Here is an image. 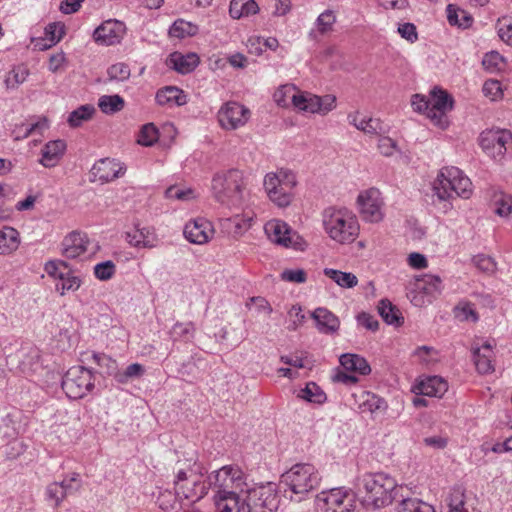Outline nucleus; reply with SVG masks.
I'll list each match as a JSON object with an SVG mask.
<instances>
[{"label":"nucleus","instance_id":"nucleus-38","mask_svg":"<svg viewBox=\"0 0 512 512\" xmlns=\"http://www.w3.org/2000/svg\"><path fill=\"white\" fill-rule=\"evenodd\" d=\"M298 398H301L307 402L321 404L326 400V395L323 390L314 382H309L306 386L299 390L297 394Z\"/></svg>","mask_w":512,"mask_h":512},{"label":"nucleus","instance_id":"nucleus-49","mask_svg":"<svg viewBox=\"0 0 512 512\" xmlns=\"http://www.w3.org/2000/svg\"><path fill=\"white\" fill-rule=\"evenodd\" d=\"M195 332V327L192 322L182 323L177 322L173 325L170 335L173 341H188L190 340Z\"/></svg>","mask_w":512,"mask_h":512},{"label":"nucleus","instance_id":"nucleus-24","mask_svg":"<svg viewBox=\"0 0 512 512\" xmlns=\"http://www.w3.org/2000/svg\"><path fill=\"white\" fill-rule=\"evenodd\" d=\"M311 316L321 333L332 334L339 329V318L326 308L319 307L315 309Z\"/></svg>","mask_w":512,"mask_h":512},{"label":"nucleus","instance_id":"nucleus-12","mask_svg":"<svg viewBox=\"0 0 512 512\" xmlns=\"http://www.w3.org/2000/svg\"><path fill=\"white\" fill-rule=\"evenodd\" d=\"M264 231L268 239L285 248H300L303 239L285 221L272 219L264 225Z\"/></svg>","mask_w":512,"mask_h":512},{"label":"nucleus","instance_id":"nucleus-19","mask_svg":"<svg viewBox=\"0 0 512 512\" xmlns=\"http://www.w3.org/2000/svg\"><path fill=\"white\" fill-rule=\"evenodd\" d=\"M125 26L117 20H108L97 27L93 33L94 40L101 45H114L121 41Z\"/></svg>","mask_w":512,"mask_h":512},{"label":"nucleus","instance_id":"nucleus-2","mask_svg":"<svg viewBox=\"0 0 512 512\" xmlns=\"http://www.w3.org/2000/svg\"><path fill=\"white\" fill-rule=\"evenodd\" d=\"M205 467L196 458L177 461V470L174 478V490L177 495L190 503L204 498L209 489L208 476Z\"/></svg>","mask_w":512,"mask_h":512},{"label":"nucleus","instance_id":"nucleus-56","mask_svg":"<svg viewBox=\"0 0 512 512\" xmlns=\"http://www.w3.org/2000/svg\"><path fill=\"white\" fill-rule=\"evenodd\" d=\"M336 16L332 10H325L316 20V27L320 34H326L333 30Z\"/></svg>","mask_w":512,"mask_h":512},{"label":"nucleus","instance_id":"nucleus-50","mask_svg":"<svg viewBox=\"0 0 512 512\" xmlns=\"http://www.w3.org/2000/svg\"><path fill=\"white\" fill-rule=\"evenodd\" d=\"M59 483L66 497L78 493L82 488L81 476L76 472L66 475Z\"/></svg>","mask_w":512,"mask_h":512},{"label":"nucleus","instance_id":"nucleus-16","mask_svg":"<svg viewBox=\"0 0 512 512\" xmlns=\"http://www.w3.org/2000/svg\"><path fill=\"white\" fill-rule=\"evenodd\" d=\"M126 167L115 159L98 160L90 171V181L107 183L124 175Z\"/></svg>","mask_w":512,"mask_h":512},{"label":"nucleus","instance_id":"nucleus-40","mask_svg":"<svg viewBox=\"0 0 512 512\" xmlns=\"http://www.w3.org/2000/svg\"><path fill=\"white\" fill-rule=\"evenodd\" d=\"M198 30L199 28L196 24L183 19H178L170 27L169 34L171 37L181 39L196 35Z\"/></svg>","mask_w":512,"mask_h":512},{"label":"nucleus","instance_id":"nucleus-4","mask_svg":"<svg viewBox=\"0 0 512 512\" xmlns=\"http://www.w3.org/2000/svg\"><path fill=\"white\" fill-rule=\"evenodd\" d=\"M246 183L244 173L238 169H230L213 176L211 190L214 199L227 207H237L244 199Z\"/></svg>","mask_w":512,"mask_h":512},{"label":"nucleus","instance_id":"nucleus-41","mask_svg":"<svg viewBox=\"0 0 512 512\" xmlns=\"http://www.w3.org/2000/svg\"><path fill=\"white\" fill-rule=\"evenodd\" d=\"M324 274L343 288H353L358 283L357 277L350 272H342L331 268H325Z\"/></svg>","mask_w":512,"mask_h":512},{"label":"nucleus","instance_id":"nucleus-21","mask_svg":"<svg viewBox=\"0 0 512 512\" xmlns=\"http://www.w3.org/2000/svg\"><path fill=\"white\" fill-rule=\"evenodd\" d=\"M127 242L137 248H154L158 244V237L153 228L135 225L126 232Z\"/></svg>","mask_w":512,"mask_h":512},{"label":"nucleus","instance_id":"nucleus-46","mask_svg":"<svg viewBox=\"0 0 512 512\" xmlns=\"http://www.w3.org/2000/svg\"><path fill=\"white\" fill-rule=\"evenodd\" d=\"M145 372L144 367L139 363H133L127 366L123 371H117L114 374V379L120 384H127L129 381L140 378Z\"/></svg>","mask_w":512,"mask_h":512},{"label":"nucleus","instance_id":"nucleus-37","mask_svg":"<svg viewBox=\"0 0 512 512\" xmlns=\"http://www.w3.org/2000/svg\"><path fill=\"white\" fill-rule=\"evenodd\" d=\"M298 92L296 86L292 84L282 85L275 91L274 101L281 107H287L290 103L294 106Z\"/></svg>","mask_w":512,"mask_h":512},{"label":"nucleus","instance_id":"nucleus-11","mask_svg":"<svg viewBox=\"0 0 512 512\" xmlns=\"http://www.w3.org/2000/svg\"><path fill=\"white\" fill-rule=\"evenodd\" d=\"M512 142V133L506 129H490L480 135V146L495 161H501L506 154L507 144Z\"/></svg>","mask_w":512,"mask_h":512},{"label":"nucleus","instance_id":"nucleus-55","mask_svg":"<svg viewBox=\"0 0 512 512\" xmlns=\"http://www.w3.org/2000/svg\"><path fill=\"white\" fill-rule=\"evenodd\" d=\"M428 295H435L442 290V280L436 275H426L418 284Z\"/></svg>","mask_w":512,"mask_h":512},{"label":"nucleus","instance_id":"nucleus-33","mask_svg":"<svg viewBox=\"0 0 512 512\" xmlns=\"http://www.w3.org/2000/svg\"><path fill=\"white\" fill-rule=\"evenodd\" d=\"M19 244V233L16 229L7 226L0 230V254L6 255L14 252Z\"/></svg>","mask_w":512,"mask_h":512},{"label":"nucleus","instance_id":"nucleus-47","mask_svg":"<svg viewBox=\"0 0 512 512\" xmlns=\"http://www.w3.org/2000/svg\"><path fill=\"white\" fill-rule=\"evenodd\" d=\"M495 213L500 217H508L512 213V196L503 192L495 193L493 197Z\"/></svg>","mask_w":512,"mask_h":512},{"label":"nucleus","instance_id":"nucleus-51","mask_svg":"<svg viewBox=\"0 0 512 512\" xmlns=\"http://www.w3.org/2000/svg\"><path fill=\"white\" fill-rule=\"evenodd\" d=\"M159 132L153 123H148L142 126L138 135L137 142L142 146H152L158 141Z\"/></svg>","mask_w":512,"mask_h":512},{"label":"nucleus","instance_id":"nucleus-52","mask_svg":"<svg viewBox=\"0 0 512 512\" xmlns=\"http://www.w3.org/2000/svg\"><path fill=\"white\" fill-rule=\"evenodd\" d=\"M66 498L63 488L58 481L52 482L47 485L45 490V499L52 503L54 508L60 507Z\"/></svg>","mask_w":512,"mask_h":512},{"label":"nucleus","instance_id":"nucleus-48","mask_svg":"<svg viewBox=\"0 0 512 512\" xmlns=\"http://www.w3.org/2000/svg\"><path fill=\"white\" fill-rule=\"evenodd\" d=\"M398 512H435L434 508L416 498L403 499L398 506Z\"/></svg>","mask_w":512,"mask_h":512},{"label":"nucleus","instance_id":"nucleus-22","mask_svg":"<svg viewBox=\"0 0 512 512\" xmlns=\"http://www.w3.org/2000/svg\"><path fill=\"white\" fill-rule=\"evenodd\" d=\"M447 389L448 385L446 381L438 376H430L420 380L413 387V392L417 395L441 397Z\"/></svg>","mask_w":512,"mask_h":512},{"label":"nucleus","instance_id":"nucleus-57","mask_svg":"<svg viewBox=\"0 0 512 512\" xmlns=\"http://www.w3.org/2000/svg\"><path fill=\"white\" fill-rule=\"evenodd\" d=\"M68 264L63 260H51L45 264V272L55 279L60 280L68 273Z\"/></svg>","mask_w":512,"mask_h":512},{"label":"nucleus","instance_id":"nucleus-5","mask_svg":"<svg viewBox=\"0 0 512 512\" xmlns=\"http://www.w3.org/2000/svg\"><path fill=\"white\" fill-rule=\"evenodd\" d=\"M433 191L440 201H449L456 196L468 199L473 193V185L459 168L444 167L433 182Z\"/></svg>","mask_w":512,"mask_h":512},{"label":"nucleus","instance_id":"nucleus-15","mask_svg":"<svg viewBox=\"0 0 512 512\" xmlns=\"http://www.w3.org/2000/svg\"><path fill=\"white\" fill-rule=\"evenodd\" d=\"M357 203L363 219L368 222H379L383 218L381 193L376 188H370L358 195Z\"/></svg>","mask_w":512,"mask_h":512},{"label":"nucleus","instance_id":"nucleus-64","mask_svg":"<svg viewBox=\"0 0 512 512\" xmlns=\"http://www.w3.org/2000/svg\"><path fill=\"white\" fill-rule=\"evenodd\" d=\"M475 266L486 273H493L496 270V263L490 256L479 254L473 258Z\"/></svg>","mask_w":512,"mask_h":512},{"label":"nucleus","instance_id":"nucleus-30","mask_svg":"<svg viewBox=\"0 0 512 512\" xmlns=\"http://www.w3.org/2000/svg\"><path fill=\"white\" fill-rule=\"evenodd\" d=\"M48 128V121L46 118H40L34 123H21L19 125H15L12 130V137L14 140L19 141L23 140L33 133L42 134L44 130Z\"/></svg>","mask_w":512,"mask_h":512},{"label":"nucleus","instance_id":"nucleus-28","mask_svg":"<svg viewBox=\"0 0 512 512\" xmlns=\"http://www.w3.org/2000/svg\"><path fill=\"white\" fill-rule=\"evenodd\" d=\"M348 122L356 129L370 135H376L384 132L382 123L376 118L361 117L359 112L348 114Z\"/></svg>","mask_w":512,"mask_h":512},{"label":"nucleus","instance_id":"nucleus-39","mask_svg":"<svg viewBox=\"0 0 512 512\" xmlns=\"http://www.w3.org/2000/svg\"><path fill=\"white\" fill-rule=\"evenodd\" d=\"M96 109L93 105L85 104L77 109L73 110L67 119L68 124L71 127H79L83 124V122H86L90 120L95 113Z\"/></svg>","mask_w":512,"mask_h":512},{"label":"nucleus","instance_id":"nucleus-44","mask_svg":"<svg viewBox=\"0 0 512 512\" xmlns=\"http://www.w3.org/2000/svg\"><path fill=\"white\" fill-rule=\"evenodd\" d=\"M294 107L300 111L318 113V96L307 92H298Z\"/></svg>","mask_w":512,"mask_h":512},{"label":"nucleus","instance_id":"nucleus-1","mask_svg":"<svg viewBox=\"0 0 512 512\" xmlns=\"http://www.w3.org/2000/svg\"><path fill=\"white\" fill-rule=\"evenodd\" d=\"M216 512H240L238 505L251 484L238 466L226 465L208 475Z\"/></svg>","mask_w":512,"mask_h":512},{"label":"nucleus","instance_id":"nucleus-54","mask_svg":"<svg viewBox=\"0 0 512 512\" xmlns=\"http://www.w3.org/2000/svg\"><path fill=\"white\" fill-rule=\"evenodd\" d=\"M80 285L81 280L68 268V273L63 278H60L59 283L56 284V290L60 291L61 295H64L67 291H76Z\"/></svg>","mask_w":512,"mask_h":512},{"label":"nucleus","instance_id":"nucleus-20","mask_svg":"<svg viewBox=\"0 0 512 512\" xmlns=\"http://www.w3.org/2000/svg\"><path fill=\"white\" fill-rule=\"evenodd\" d=\"M90 244L86 233L73 231L66 235L61 243L62 255L68 259H75L87 252Z\"/></svg>","mask_w":512,"mask_h":512},{"label":"nucleus","instance_id":"nucleus-63","mask_svg":"<svg viewBox=\"0 0 512 512\" xmlns=\"http://www.w3.org/2000/svg\"><path fill=\"white\" fill-rule=\"evenodd\" d=\"M482 91L486 97L491 100H497L502 97L501 83L498 80H487L482 88Z\"/></svg>","mask_w":512,"mask_h":512},{"label":"nucleus","instance_id":"nucleus-18","mask_svg":"<svg viewBox=\"0 0 512 512\" xmlns=\"http://www.w3.org/2000/svg\"><path fill=\"white\" fill-rule=\"evenodd\" d=\"M183 233L190 243L203 245L213 238L215 230L209 220L199 217L186 223Z\"/></svg>","mask_w":512,"mask_h":512},{"label":"nucleus","instance_id":"nucleus-53","mask_svg":"<svg viewBox=\"0 0 512 512\" xmlns=\"http://www.w3.org/2000/svg\"><path fill=\"white\" fill-rule=\"evenodd\" d=\"M482 64L487 71L493 73L503 69L505 60L497 51H491L484 55Z\"/></svg>","mask_w":512,"mask_h":512},{"label":"nucleus","instance_id":"nucleus-7","mask_svg":"<svg viewBox=\"0 0 512 512\" xmlns=\"http://www.w3.org/2000/svg\"><path fill=\"white\" fill-rule=\"evenodd\" d=\"M280 498L273 483L251 485L238 504L240 512H276Z\"/></svg>","mask_w":512,"mask_h":512},{"label":"nucleus","instance_id":"nucleus-36","mask_svg":"<svg viewBox=\"0 0 512 512\" xmlns=\"http://www.w3.org/2000/svg\"><path fill=\"white\" fill-rule=\"evenodd\" d=\"M29 74V69L25 64H18L13 66L12 69L7 73L4 80L7 89H17L26 81Z\"/></svg>","mask_w":512,"mask_h":512},{"label":"nucleus","instance_id":"nucleus-34","mask_svg":"<svg viewBox=\"0 0 512 512\" xmlns=\"http://www.w3.org/2000/svg\"><path fill=\"white\" fill-rule=\"evenodd\" d=\"M65 28L60 23H51L45 28L46 39L41 40L35 46L39 47V50H46L57 44L64 36Z\"/></svg>","mask_w":512,"mask_h":512},{"label":"nucleus","instance_id":"nucleus-3","mask_svg":"<svg viewBox=\"0 0 512 512\" xmlns=\"http://www.w3.org/2000/svg\"><path fill=\"white\" fill-rule=\"evenodd\" d=\"M322 224L328 236L340 243H352L358 236L356 216L346 208L328 207L322 212Z\"/></svg>","mask_w":512,"mask_h":512},{"label":"nucleus","instance_id":"nucleus-42","mask_svg":"<svg viewBox=\"0 0 512 512\" xmlns=\"http://www.w3.org/2000/svg\"><path fill=\"white\" fill-rule=\"evenodd\" d=\"M124 99L115 95H103L98 100V106L100 110L105 114H114L121 111L124 108Z\"/></svg>","mask_w":512,"mask_h":512},{"label":"nucleus","instance_id":"nucleus-35","mask_svg":"<svg viewBox=\"0 0 512 512\" xmlns=\"http://www.w3.org/2000/svg\"><path fill=\"white\" fill-rule=\"evenodd\" d=\"M447 512H471L466 496L461 488H453L447 499Z\"/></svg>","mask_w":512,"mask_h":512},{"label":"nucleus","instance_id":"nucleus-6","mask_svg":"<svg viewBox=\"0 0 512 512\" xmlns=\"http://www.w3.org/2000/svg\"><path fill=\"white\" fill-rule=\"evenodd\" d=\"M296 185V175L284 168L267 173L263 179V188L268 199L279 208H286L292 203Z\"/></svg>","mask_w":512,"mask_h":512},{"label":"nucleus","instance_id":"nucleus-9","mask_svg":"<svg viewBox=\"0 0 512 512\" xmlns=\"http://www.w3.org/2000/svg\"><path fill=\"white\" fill-rule=\"evenodd\" d=\"M320 482L316 468L309 463H299L292 466L281 477V483L286 485L294 494H306L315 489Z\"/></svg>","mask_w":512,"mask_h":512},{"label":"nucleus","instance_id":"nucleus-14","mask_svg":"<svg viewBox=\"0 0 512 512\" xmlns=\"http://www.w3.org/2000/svg\"><path fill=\"white\" fill-rule=\"evenodd\" d=\"M431 109L428 118L438 127L444 129L448 126L446 113L453 108L452 97L443 89L434 87L431 90Z\"/></svg>","mask_w":512,"mask_h":512},{"label":"nucleus","instance_id":"nucleus-25","mask_svg":"<svg viewBox=\"0 0 512 512\" xmlns=\"http://www.w3.org/2000/svg\"><path fill=\"white\" fill-rule=\"evenodd\" d=\"M156 102L161 106H182L187 103V95L176 86H166L156 93Z\"/></svg>","mask_w":512,"mask_h":512},{"label":"nucleus","instance_id":"nucleus-58","mask_svg":"<svg viewBox=\"0 0 512 512\" xmlns=\"http://www.w3.org/2000/svg\"><path fill=\"white\" fill-rule=\"evenodd\" d=\"M497 30L500 39L512 46V16H504L498 19Z\"/></svg>","mask_w":512,"mask_h":512},{"label":"nucleus","instance_id":"nucleus-62","mask_svg":"<svg viewBox=\"0 0 512 512\" xmlns=\"http://www.w3.org/2000/svg\"><path fill=\"white\" fill-rule=\"evenodd\" d=\"M92 358L98 366L106 367L107 373L113 377H114L115 372L119 371L117 369L116 361L105 354L93 353Z\"/></svg>","mask_w":512,"mask_h":512},{"label":"nucleus","instance_id":"nucleus-43","mask_svg":"<svg viewBox=\"0 0 512 512\" xmlns=\"http://www.w3.org/2000/svg\"><path fill=\"white\" fill-rule=\"evenodd\" d=\"M447 19L450 25L461 28H468L473 22V18L469 14L464 10L457 9L452 4L447 6Z\"/></svg>","mask_w":512,"mask_h":512},{"label":"nucleus","instance_id":"nucleus-61","mask_svg":"<svg viewBox=\"0 0 512 512\" xmlns=\"http://www.w3.org/2000/svg\"><path fill=\"white\" fill-rule=\"evenodd\" d=\"M107 73L111 80L125 81L130 77V68L125 63H116L108 68Z\"/></svg>","mask_w":512,"mask_h":512},{"label":"nucleus","instance_id":"nucleus-8","mask_svg":"<svg viewBox=\"0 0 512 512\" xmlns=\"http://www.w3.org/2000/svg\"><path fill=\"white\" fill-rule=\"evenodd\" d=\"M363 485L366 491L365 501L376 508L389 505L396 489V481L385 473L367 474L363 478Z\"/></svg>","mask_w":512,"mask_h":512},{"label":"nucleus","instance_id":"nucleus-17","mask_svg":"<svg viewBox=\"0 0 512 512\" xmlns=\"http://www.w3.org/2000/svg\"><path fill=\"white\" fill-rule=\"evenodd\" d=\"M250 117V110L237 102H228L218 113L221 126L225 129H237Z\"/></svg>","mask_w":512,"mask_h":512},{"label":"nucleus","instance_id":"nucleus-59","mask_svg":"<svg viewBox=\"0 0 512 512\" xmlns=\"http://www.w3.org/2000/svg\"><path fill=\"white\" fill-rule=\"evenodd\" d=\"M116 272V266L111 260L98 263L94 266V275L101 281L111 279Z\"/></svg>","mask_w":512,"mask_h":512},{"label":"nucleus","instance_id":"nucleus-31","mask_svg":"<svg viewBox=\"0 0 512 512\" xmlns=\"http://www.w3.org/2000/svg\"><path fill=\"white\" fill-rule=\"evenodd\" d=\"M258 4L255 0H231L229 5V14L233 19H240L257 14Z\"/></svg>","mask_w":512,"mask_h":512},{"label":"nucleus","instance_id":"nucleus-29","mask_svg":"<svg viewBox=\"0 0 512 512\" xmlns=\"http://www.w3.org/2000/svg\"><path fill=\"white\" fill-rule=\"evenodd\" d=\"M339 361L347 371L358 372L361 375H368L371 372L370 365L360 355L346 353L340 356Z\"/></svg>","mask_w":512,"mask_h":512},{"label":"nucleus","instance_id":"nucleus-10","mask_svg":"<svg viewBox=\"0 0 512 512\" xmlns=\"http://www.w3.org/2000/svg\"><path fill=\"white\" fill-rule=\"evenodd\" d=\"M94 387L92 372L83 366L71 367L62 379V389L70 399H80Z\"/></svg>","mask_w":512,"mask_h":512},{"label":"nucleus","instance_id":"nucleus-26","mask_svg":"<svg viewBox=\"0 0 512 512\" xmlns=\"http://www.w3.org/2000/svg\"><path fill=\"white\" fill-rule=\"evenodd\" d=\"M169 66L181 74H188L192 72L200 62L199 56L196 53L182 54L174 52L169 56Z\"/></svg>","mask_w":512,"mask_h":512},{"label":"nucleus","instance_id":"nucleus-23","mask_svg":"<svg viewBox=\"0 0 512 512\" xmlns=\"http://www.w3.org/2000/svg\"><path fill=\"white\" fill-rule=\"evenodd\" d=\"M65 150L66 143L64 140L49 141L41 150L40 164L46 168L55 167L63 157Z\"/></svg>","mask_w":512,"mask_h":512},{"label":"nucleus","instance_id":"nucleus-60","mask_svg":"<svg viewBox=\"0 0 512 512\" xmlns=\"http://www.w3.org/2000/svg\"><path fill=\"white\" fill-rule=\"evenodd\" d=\"M224 226L227 229H231L230 232L233 233L235 236H238L249 229L250 220L243 219L237 215L235 217L226 219L224 222Z\"/></svg>","mask_w":512,"mask_h":512},{"label":"nucleus","instance_id":"nucleus-27","mask_svg":"<svg viewBox=\"0 0 512 512\" xmlns=\"http://www.w3.org/2000/svg\"><path fill=\"white\" fill-rule=\"evenodd\" d=\"M473 361L480 374H488L494 371L492 365V345L485 342L481 347H472Z\"/></svg>","mask_w":512,"mask_h":512},{"label":"nucleus","instance_id":"nucleus-13","mask_svg":"<svg viewBox=\"0 0 512 512\" xmlns=\"http://www.w3.org/2000/svg\"><path fill=\"white\" fill-rule=\"evenodd\" d=\"M353 498L342 489L322 492L317 497L318 512H352Z\"/></svg>","mask_w":512,"mask_h":512},{"label":"nucleus","instance_id":"nucleus-45","mask_svg":"<svg viewBox=\"0 0 512 512\" xmlns=\"http://www.w3.org/2000/svg\"><path fill=\"white\" fill-rule=\"evenodd\" d=\"M184 499L179 497L174 490V493H172L169 490H165L163 492H160L157 502L159 504V507L167 512L177 510L181 507V502Z\"/></svg>","mask_w":512,"mask_h":512},{"label":"nucleus","instance_id":"nucleus-32","mask_svg":"<svg viewBox=\"0 0 512 512\" xmlns=\"http://www.w3.org/2000/svg\"><path fill=\"white\" fill-rule=\"evenodd\" d=\"M378 312L383 320L389 325L400 326L404 322V318L400 310L387 299H382L379 302Z\"/></svg>","mask_w":512,"mask_h":512}]
</instances>
